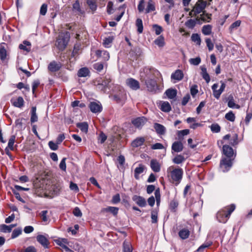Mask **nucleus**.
<instances>
[{
  "label": "nucleus",
  "mask_w": 252,
  "mask_h": 252,
  "mask_svg": "<svg viewBox=\"0 0 252 252\" xmlns=\"http://www.w3.org/2000/svg\"><path fill=\"white\" fill-rule=\"evenodd\" d=\"M90 73V72L89 69L85 67L80 68L78 70L77 75L80 77H85L89 76Z\"/></svg>",
  "instance_id": "30"
},
{
  "label": "nucleus",
  "mask_w": 252,
  "mask_h": 252,
  "mask_svg": "<svg viewBox=\"0 0 252 252\" xmlns=\"http://www.w3.org/2000/svg\"><path fill=\"white\" fill-rule=\"evenodd\" d=\"M10 102L14 106L21 108L24 105V100L22 96L13 97L10 99Z\"/></svg>",
  "instance_id": "13"
},
{
  "label": "nucleus",
  "mask_w": 252,
  "mask_h": 252,
  "mask_svg": "<svg viewBox=\"0 0 252 252\" xmlns=\"http://www.w3.org/2000/svg\"><path fill=\"white\" fill-rule=\"evenodd\" d=\"M179 203L177 199H174L171 200L169 204V209L172 212H175L178 206Z\"/></svg>",
  "instance_id": "37"
},
{
  "label": "nucleus",
  "mask_w": 252,
  "mask_h": 252,
  "mask_svg": "<svg viewBox=\"0 0 252 252\" xmlns=\"http://www.w3.org/2000/svg\"><path fill=\"white\" fill-rule=\"evenodd\" d=\"M212 244V242H207L201 245L196 250L197 252H203L206 248H209Z\"/></svg>",
  "instance_id": "51"
},
{
  "label": "nucleus",
  "mask_w": 252,
  "mask_h": 252,
  "mask_svg": "<svg viewBox=\"0 0 252 252\" xmlns=\"http://www.w3.org/2000/svg\"><path fill=\"white\" fill-rule=\"evenodd\" d=\"M207 6V2H202L198 0L193 6L192 9L189 12V15L191 17H196L198 14L205 11L204 9Z\"/></svg>",
  "instance_id": "4"
},
{
  "label": "nucleus",
  "mask_w": 252,
  "mask_h": 252,
  "mask_svg": "<svg viewBox=\"0 0 252 252\" xmlns=\"http://www.w3.org/2000/svg\"><path fill=\"white\" fill-rule=\"evenodd\" d=\"M144 170V166L142 164H139V166L136 167L134 170V177L138 180L139 178V174L142 173Z\"/></svg>",
  "instance_id": "34"
},
{
  "label": "nucleus",
  "mask_w": 252,
  "mask_h": 252,
  "mask_svg": "<svg viewBox=\"0 0 252 252\" xmlns=\"http://www.w3.org/2000/svg\"><path fill=\"white\" fill-rule=\"evenodd\" d=\"M184 149V146L183 143L181 141H175L173 143L172 146H171V149H172V153H173V152L175 153H179L183 151Z\"/></svg>",
  "instance_id": "17"
},
{
  "label": "nucleus",
  "mask_w": 252,
  "mask_h": 252,
  "mask_svg": "<svg viewBox=\"0 0 252 252\" xmlns=\"http://www.w3.org/2000/svg\"><path fill=\"white\" fill-rule=\"evenodd\" d=\"M76 126L78 127L82 132L87 133L88 129V125L86 122L78 123L76 124Z\"/></svg>",
  "instance_id": "40"
},
{
  "label": "nucleus",
  "mask_w": 252,
  "mask_h": 252,
  "mask_svg": "<svg viewBox=\"0 0 252 252\" xmlns=\"http://www.w3.org/2000/svg\"><path fill=\"white\" fill-rule=\"evenodd\" d=\"M93 67L98 72H100L103 69V64L101 63H97L93 64Z\"/></svg>",
  "instance_id": "62"
},
{
  "label": "nucleus",
  "mask_w": 252,
  "mask_h": 252,
  "mask_svg": "<svg viewBox=\"0 0 252 252\" xmlns=\"http://www.w3.org/2000/svg\"><path fill=\"white\" fill-rule=\"evenodd\" d=\"M160 109L163 112H169L171 111V107L168 102L163 101L161 103Z\"/></svg>",
  "instance_id": "33"
},
{
  "label": "nucleus",
  "mask_w": 252,
  "mask_h": 252,
  "mask_svg": "<svg viewBox=\"0 0 252 252\" xmlns=\"http://www.w3.org/2000/svg\"><path fill=\"white\" fill-rule=\"evenodd\" d=\"M189 234V231L186 228H183L179 232V236L182 239H186L188 238Z\"/></svg>",
  "instance_id": "35"
},
{
  "label": "nucleus",
  "mask_w": 252,
  "mask_h": 252,
  "mask_svg": "<svg viewBox=\"0 0 252 252\" xmlns=\"http://www.w3.org/2000/svg\"><path fill=\"white\" fill-rule=\"evenodd\" d=\"M158 211L157 210H153L151 211L152 222L155 223L158 222Z\"/></svg>",
  "instance_id": "47"
},
{
  "label": "nucleus",
  "mask_w": 252,
  "mask_h": 252,
  "mask_svg": "<svg viewBox=\"0 0 252 252\" xmlns=\"http://www.w3.org/2000/svg\"><path fill=\"white\" fill-rule=\"evenodd\" d=\"M233 159L226 158H222L220 161V168L223 172H227L231 168Z\"/></svg>",
  "instance_id": "6"
},
{
  "label": "nucleus",
  "mask_w": 252,
  "mask_h": 252,
  "mask_svg": "<svg viewBox=\"0 0 252 252\" xmlns=\"http://www.w3.org/2000/svg\"><path fill=\"white\" fill-rule=\"evenodd\" d=\"M106 211L111 213L114 216H116L118 213L119 208L116 207L110 206L106 209Z\"/></svg>",
  "instance_id": "53"
},
{
  "label": "nucleus",
  "mask_w": 252,
  "mask_h": 252,
  "mask_svg": "<svg viewBox=\"0 0 252 252\" xmlns=\"http://www.w3.org/2000/svg\"><path fill=\"white\" fill-rule=\"evenodd\" d=\"M192 41L195 42L196 44L200 45L201 44V38L197 33H193L191 36Z\"/></svg>",
  "instance_id": "46"
},
{
  "label": "nucleus",
  "mask_w": 252,
  "mask_h": 252,
  "mask_svg": "<svg viewBox=\"0 0 252 252\" xmlns=\"http://www.w3.org/2000/svg\"><path fill=\"white\" fill-rule=\"evenodd\" d=\"M155 195L156 199L157 205L158 206L159 205L160 202V193L159 188L156 189L155 191Z\"/></svg>",
  "instance_id": "52"
},
{
  "label": "nucleus",
  "mask_w": 252,
  "mask_h": 252,
  "mask_svg": "<svg viewBox=\"0 0 252 252\" xmlns=\"http://www.w3.org/2000/svg\"><path fill=\"white\" fill-rule=\"evenodd\" d=\"M113 40V37L109 36L106 37L103 40V44L105 47H109V45L112 42Z\"/></svg>",
  "instance_id": "58"
},
{
  "label": "nucleus",
  "mask_w": 252,
  "mask_h": 252,
  "mask_svg": "<svg viewBox=\"0 0 252 252\" xmlns=\"http://www.w3.org/2000/svg\"><path fill=\"white\" fill-rule=\"evenodd\" d=\"M155 43L158 46L162 47L164 44L163 37L162 36H159L155 40Z\"/></svg>",
  "instance_id": "55"
},
{
  "label": "nucleus",
  "mask_w": 252,
  "mask_h": 252,
  "mask_svg": "<svg viewBox=\"0 0 252 252\" xmlns=\"http://www.w3.org/2000/svg\"><path fill=\"white\" fill-rule=\"evenodd\" d=\"M235 209V205L231 204L219 211L217 214V218L218 221L221 223H225Z\"/></svg>",
  "instance_id": "2"
},
{
  "label": "nucleus",
  "mask_w": 252,
  "mask_h": 252,
  "mask_svg": "<svg viewBox=\"0 0 252 252\" xmlns=\"http://www.w3.org/2000/svg\"><path fill=\"white\" fill-rule=\"evenodd\" d=\"M19 48L26 52H29L31 49V43L29 41H24L23 44L19 45Z\"/></svg>",
  "instance_id": "27"
},
{
  "label": "nucleus",
  "mask_w": 252,
  "mask_h": 252,
  "mask_svg": "<svg viewBox=\"0 0 252 252\" xmlns=\"http://www.w3.org/2000/svg\"><path fill=\"white\" fill-rule=\"evenodd\" d=\"M72 10L74 12L78 15H81L84 13V10L81 8L80 2L78 0H76L75 2L73 4Z\"/></svg>",
  "instance_id": "22"
},
{
  "label": "nucleus",
  "mask_w": 252,
  "mask_h": 252,
  "mask_svg": "<svg viewBox=\"0 0 252 252\" xmlns=\"http://www.w3.org/2000/svg\"><path fill=\"white\" fill-rule=\"evenodd\" d=\"M36 108L35 106H33L31 108V123H34L37 121L38 117L36 115Z\"/></svg>",
  "instance_id": "36"
},
{
  "label": "nucleus",
  "mask_w": 252,
  "mask_h": 252,
  "mask_svg": "<svg viewBox=\"0 0 252 252\" xmlns=\"http://www.w3.org/2000/svg\"><path fill=\"white\" fill-rule=\"evenodd\" d=\"M144 81L145 82V84L147 88L148 91L152 93L156 92L158 88L156 80H155L153 78H151L150 79H145L144 80Z\"/></svg>",
  "instance_id": "9"
},
{
  "label": "nucleus",
  "mask_w": 252,
  "mask_h": 252,
  "mask_svg": "<svg viewBox=\"0 0 252 252\" xmlns=\"http://www.w3.org/2000/svg\"><path fill=\"white\" fill-rule=\"evenodd\" d=\"M135 25L137 28V32L139 33H142L143 31V25L142 19L137 18L136 20Z\"/></svg>",
  "instance_id": "42"
},
{
  "label": "nucleus",
  "mask_w": 252,
  "mask_h": 252,
  "mask_svg": "<svg viewBox=\"0 0 252 252\" xmlns=\"http://www.w3.org/2000/svg\"><path fill=\"white\" fill-rule=\"evenodd\" d=\"M36 240L45 249L49 248L50 244L49 240L47 238L42 235H38L36 237Z\"/></svg>",
  "instance_id": "19"
},
{
  "label": "nucleus",
  "mask_w": 252,
  "mask_h": 252,
  "mask_svg": "<svg viewBox=\"0 0 252 252\" xmlns=\"http://www.w3.org/2000/svg\"><path fill=\"white\" fill-rule=\"evenodd\" d=\"M0 231L4 233H9L11 231V229L9 225L3 224L0 225Z\"/></svg>",
  "instance_id": "50"
},
{
  "label": "nucleus",
  "mask_w": 252,
  "mask_h": 252,
  "mask_svg": "<svg viewBox=\"0 0 252 252\" xmlns=\"http://www.w3.org/2000/svg\"><path fill=\"white\" fill-rule=\"evenodd\" d=\"M111 82V79L110 77H107L106 76L104 79L102 81L101 83H99L97 85V87L101 91L104 92L106 91L107 88L109 87V84Z\"/></svg>",
  "instance_id": "14"
},
{
  "label": "nucleus",
  "mask_w": 252,
  "mask_h": 252,
  "mask_svg": "<svg viewBox=\"0 0 252 252\" xmlns=\"http://www.w3.org/2000/svg\"><path fill=\"white\" fill-rule=\"evenodd\" d=\"M165 93L168 98L170 99H173L177 95V91L175 89H169L166 91Z\"/></svg>",
  "instance_id": "39"
},
{
  "label": "nucleus",
  "mask_w": 252,
  "mask_h": 252,
  "mask_svg": "<svg viewBox=\"0 0 252 252\" xmlns=\"http://www.w3.org/2000/svg\"><path fill=\"white\" fill-rule=\"evenodd\" d=\"M124 252H132L131 247L128 243H126L125 242L123 244Z\"/></svg>",
  "instance_id": "64"
},
{
  "label": "nucleus",
  "mask_w": 252,
  "mask_h": 252,
  "mask_svg": "<svg viewBox=\"0 0 252 252\" xmlns=\"http://www.w3.org/2000/svg\"><path fill=\"white\" fill-rule=\"evenodd\" d=\"M153 28L157 35H159L163 31L162 28L157 24L154 25L153 26Z\"/></svg>",
  "instance_id": "59"
},
{
  "label": "nucleus",
  "mask_w": 252,
  "mask_h": 252,
  "mask_svg": "<svg viewBox=\"0 0 252 252\" xmlns=\"http://www.w3.org/2000/svg\"><path fill=\"white\" fill-rule=\"evenodd\" d=\"M220 83L221 84V86L220 89L219 90H217V88H218L219 86L217 83L213 84V85L212 86V89L213 92V95L217 99H219L220 97L221 94L224 91V89L226 87L225 83L223 82L222 81H220Z\"/></svg>",
  "instance_id": "8"
},
{
  "label": "nucleus",
  "mask_w": 252,
  "mask_h": 252,
  "mask_svg": "<svg viewBox=\"0 0 252 252\" xmlns=\"http://www.w3.org/2000/svg\"><path fill=\"white\" fill-rule=\"evenodd\" d=\"M95 55L97 58H102L104 61H107L110 58L109 53L105 50H97L95 51Z\"/></svg>",
  "instance_id": "21"
},
{
  "label": "nucleus",
  "mask_w": 252,
  "mask_h": 252,
  "mask_svg": "<svg viewBox=\"0 0 252 252\" xmlns=\"http://www.w3.org/2000/svg\"><path fill=\"white\" fill-rule=\"evenodd\" d=\"M189 62L191 64L197 65L200 63L201 59L200 57H196V58H191L189 59Z\"/></svg>",
  "instance_id": "60"
},
{
  "label": "nucleus",
  "mask_w": 252,
  "mask_h": 252,
  "mask_svg": "<svg viewBox=\"0 0 252 252\" xmlns=\"http://www.w3.org/2000/svg\"><path fill=\"white\" fill-rule=\"evenodd\" d=\"M145 139L143 137H139L134 139L131 143V146L133 147L136 148L142 146Z\"/></svg>",
  "instance_id": "26"
},
{
  "label": "nucleus",
  "mask_w": 252,
  "mask_h": 252,
  "mask_svg": "<svg viewBox=\"0 0 252 252\" xmlns=\"http://www.w3.org/2000/svg\"><path fill=\"white\" fill-rule=\"evenodd\" d=\"M222 153L226 158H231L234 155L233 149L228 145H224L222 147Z\"/></svg>",
  "instance_id": "16"
},
{
  "label": "nucleus",
  "mask_w": 252,
  "mask_h": 252,
  "mask_svg": "<svg viewBox=\"0 0 252 252\" xmlns=\"http://www.w3.org/2000/svg\"><path fill=\"white\" fill-rule=\"evenodd\" d=\"M86 2L93 13H94L96 10L97 7L96 0H86Z\"/></svg>",
  "instance_id": "29"
},
{
  "label": "nucleus",
  "mask_w": 252,
  "mask_h": 252,
  "mask_svg": "<svg viewBox=\"0 0 252 252\" xmlns=\"http://www.w3.org/2000/svg\"><path fill=\"white\" fill-rule=\"evenodd\" d=\"M147 122V119L144 117H138L132 121V124L137 128H140Z\"/></svg>",
  "instance_id": "20"
},
{
  "label": "nucleus",
  "mask_w": 252,
  "mask_h": 252,
  "mask_svg": "<svg viewBox=\"0 0 252 252\" xmlns=\"http://www.w3.org/2000/svg\"><path fill=\"white\" fill-rule=\"evenodd\" d=\"M167 173L173 184L177 186L181 183L184 173L181 168H174L173 166H171L167 168Z\"/></svg>",
  "instance_id": "1"
},
{
  "label": "nucleus",
  "mask_w": 252,
  "mask_h": 252,
  "mask_svg": "<svg viewBox=\"0 0 252 252\" xmlns=\"http://www.w3.org/2000/svg\"><path fill=\"white\" fill-rule=\"evenodd\" d=\"M205 42L209 50L212 51L214 48V44L210 38H207L205 39Z\"/></svg>",
  "instance_id": "63"
},
{
  "label": "nucleus",
  "mask_w": 252,
  "mask_h": 252,
  "mask_svg": "<svg viewBox=\"0 0 252 252\" xmlns=\"http://www.w3.org/2000/svg\"><path fill=\"white\" fill-rule=\"evenodd\" d=\"M16 138V136L15 135H11L10 136V139H9L7 147L10 150L13 151L14 148V144L15 143Z\"/></svg>",
  "instance_id": "44"
},
{
  "label": "nucleus",
  "mask_w": 252,
  "mask_h": 252,
  "mask_svg": "<svg viewBox=\"0 0 252 252\" xmlns=\"http://www.w3.org/2000/svg\"><path fill=\"white\" fill-rule=\"evenodd\" d=\"M154 127L156 132L159 135H164L166 132L165 127L160 124L155 123Z\"/></svg>",
  "instance_id": "24"
},
{
  "label": "nucleus",
  "mask_w": 252,
  "mask_h": 252,
  "mask_svg": "<svg viewBox=\"0 0 252 252\" xmlns=\"http://www.w3.org/2000/svg\"><path fill=\"white\" fill-rule=\"evenodd\" d=\"M211 131L214 133H218L220 131V126L218 124H213L210 126Z\"/></svg>",
  "instance_id": "48"
},
{
  "label": "nucleus",
  "mask_w": 252,
  "mask_h": 252,
  "mask_svg": "<svg viewBox=\"0 0 252 252\" xmlns=\"http://www.w3.org/2000/svg\"><path fill=\"white\" fill-rule=\"evenodd\" d=\"M160 74V72L156 69L145 67L143 68V72L140 75L141 81H144L145 79H150L155 77H158Z\"/></svg>",
  "instance_id": "3"
},
{
  "label": "nucleus",
  "mask_w": 252,
  "mask_h": 252,
  "mask_svg": "<svg viewBox=\"0 0 252 252\" xmlns=\"http://www.w3.org/2000/svg\"><path fill=\"white\" fill-rule=\"evenodd\" d=\"M196 23H197V22L196 20V19H190L186 22L185 25L186 27H187L189 29H192L195 27Z\"/></svg>",
  "instance_id": "45"
},
{
  "label": "nucleus",
  "mask_w": 252,
  "mask_h": 252,
  "mask_svg": "<svg viewBox=\"0 0 252 252\" xmlns=\"http://www.w3.org/2000/svg\"><path fill=\"white\" fill-rule=\"evenodd\" d=\"M6 46V44L5 43L0 44V59L2 61L6 59L7 55Z\"/></svg>",
  "instance_id": "23"
},
{
  "label": "nucleus",
  "mask_w": 252,
  "mask_h": 252,
  "mask_svg": "<svg viewBox=\"0 0 252 252\" xmlns=\"http://www.w3.org/2000/svg\"><path fill=\"white\" fill-rule=\"evenodd\" d=\"M228 101L227 105L229 108H233L235 107V103L234 102V98L232 95H230L228 96Z\"/></svg>",
  "instance_id": "57"
},
{
  "label": "nucleus",
  "mask_w": 252,
  "mask_h": 252,
  "mask_svg": "<svg viewBox=\"0 0 252 252\" xmlns=\"http://www.w3.org/2000/svg\"><path fill=\"white\" fill-rule=\"evenodd\" d=\"M241 23V21L240 20H237L233 23L229 28L230 33H232L234 30H236L240 26Z\"/></svg>",
  "instance_id": "43"
},
{
  "label": "nucleus",
  "mask_w": 252,
  "mask_h": 252,
  "mask_svg": "<svg viewBox=\"0 0 252 252\" xmlns=\"http://www.w3.org/2000/svg\"><path fill=\"white\" fill-rule=\"evenodd\" d=\"M189 133V130L186 129L178 131V136L179 139H181V137L187 135Z\"/></svg>",
  "instance_id": "61"
},
{
  "label": "nucleus",
  "mask_w": 252,
  "mask_h": 252,
  "mask_svg": "<svg viewBox=\"0 0 252 252\" xmlns=\"http://www.w3.org/2000/svg\"><path fill=\"white\" fill-rule=\"evenodd\" d=\"M200 68L201 70V75L202 78L207 83H209L210 81V77L209 74L207 73L206 68L204 66H201Z\"/></svg>",
  "instance_id": "31"
},
{
  "label": "nucleus",
  "mask_w": 252,
  "mask_h": 252,
  "mask_svg": "<svg viewBox=\"0 0 252 252\" xmlns=\"http://www.w3.org/2000/svg\"><path fill=\"white\" fill-rule=\"evenodd\" d=\"M126 84L127 87L132 90H137L140 89L139 82L132 78H127L126 80Z\"/></svg>",
  "instance_id": "10"
},
{
  "label": "nucleus",
  "mask_w": 252,
  "mask_h": 252,
  "mask_svg": "<svg viewBox=\"0 0 252 252\" xmlns=\"http://www.w3.org/2000/svg\"><path fill=\"white\" fill-rule=\"evenodd\" d=\"M186 158L182 155H177L174 158H173L172 161L177 164H181L184 162Z\"/></svg>",
  "instance_id": "38"
},
{
  "label": "nucleus",
  "mask_w": 252,
  "mask_h": 252,
  "mask_svg": "<svg viewBox=\"0 0 252 252\" xmlns=\"http://www.w3.org/2000/svg\"><path fill=\"white\" fill-rule=\"evenodd\" d=\"M69 38L70 34L68 32L59 35L56 41V46L60 50L63 51L65 48Z\"/></svg>",
  "instance_id": "5"
},
{
  "label": "nucleus",
  "mask_w": 252,
  "mask_h": 252,
  "mask_svg": "<svg viewBox=\"0 0 252 252\" xmlns=\"http://www.w3.org/2000/svg\"><path fill=\"white\" fill-rule=\"evenodd\" d=\"M239 143L238 141V137L237 134H234L233 136L231 137L230 141V144L233 146H234L236 145H237Z\"/></svg>",
  "instance_id": "54"
},
{
  "label": "nucleus",
  "mask_w": 252,
  "mask_h": 252,
  "mask_svg": "<svg viewBox=\"0 0 252 252\" xmlns=\"http://www.w3.org/2000/svg\"><path fill=\"white\" fill-rule=\"evenodd\" d=\"M62 67V64L60 62L57 63L56 61L51 62L48 65V70L52 72L59 71Z\"/></svg>",
  "instance_id": "18"
},
{
  "label": "nucleus",
  "mask_w": 252,
  "mask_h": 252,
  "mask_svg": "<svg viewBox=\"0 0 252 252\" xmlns=\"http://www.w3.org/2000/svg\"><path fill=\"white\" fill-rule=\"evenodd\" d=\"M225 118L230 122H234L235 119V116L233 112L230 111L225 114Z\"/></svg>",
  "instance_id": "49"
},
{
  "label": "nucleus",
  "mask_w": 252,
  "mask_h": 252,
  "mask_svg": "<svg viewBox=\"0 0 252 252\" xmlns=\"http://www.w3.org/2000/svg\"><path fill=\"white\" fill-rule=\"evenodd\" d=\"M132 199L139 207H144L147 204L145 199L142 196L134 195L132 196Z\"/></svg>",
  "instance_id": "15"
},
{
  "label": "nucleus",
  "mask_w": 252,
  "mask_h": 252,
  "mask_svg": "<svg viewBox=\"0 0 252 252\" xmlns=\"http://www.w3.org/2000/svg\"><path fill=\"white\" fill-rule=\"evenodd\" d=\"M118 88L119 92L112 96L113 99L117 103L123 104L126 98V93L123 88L120 87Z\"/></svg>",
  "instance_id": "7"
},
{
  "label": "nucleus",
  "mask_w": 252,
  "mask_h": 252,
  "mask_svg": "<svg viewBox=\"0 0 252 252\" xmlns=\"http://www.w3.org/2000/svg\"><path fill=\"white\" fill-rule=\"evenodd\" d=\"M89 107L91 112L94 113H100L102 110V107L99 102H91Z\"/></svg>",
  "instance_id": "12"
},
{
  "label": "nucleus",
  "mask_w": 252,
  "mask_h": 252,
  "mask_svg": "<svg viewBox=\"0 0 252 252\" xmlns=\"http://www.w3.org/2000/svg\"><path fill=\"white\" fill-rule=\"evenodd\" d=\"M211 14L207 13L205 11L199 16L196 17V20L199 24H202V22H209L211 20Z\"/></svg>",
  "instance_id": "11"
},
{
  "label": "nucleus",
  "mask_w": 252,
  "mask_h": 252,
  "mask_svg": "<svg viewBox=\"0 0 252 252\" xmlns=\"http://www.w3.org/2000/svg\"><path fill=\"white\" fill-rule=\"evenodd\" d=\"M145 10L146 13L156 10L155 3L153 0H149L147 8Z\"/></svg>",
  "instance_id": "32"
},
{
  "label": "nucleus",
  "mask_w": 252,
  "mask_h": 252,
  "mask_svg": "<svg viewBox=\"0 0 252 252\" xmlns=\"http://www.w3.org/2000/svg\"><path fill=\"white\" fill-rule=\"evenodd\" d=\"M22 233V229L18 228L14 229L11 234V238L14 239L19 236Z\"/></svg>",
  "instance_id": "56"
},
{
  "label": "nucleus",
  "mask_w": 252,
  "mask_h": 252,
  "mask_svg": "<svg viewBox=\"0 0 252 252\" xmlns=\"http://www.w3.org/2000/svg\"><path fill=\"white\" fill-rule=\"evenodd\" d=\"M150 165L152 169L154 172H158L160 171V165L156 159L151 160L150 162Z\"/></svg>",
  "instance_id": "28"
},
{
  "label": "nucleus",
  "mask_w": 252,
  "mask_h": 252,
  "mask_svg": "<svg viewBox=\"0 0 252 252\" xmlns=\"http://www.w3.org/2000/svg\"><path fill=\"white\" fill-rule=\"evenodd\" d=\"M184 77V74L182 70L180 69L176 70L174 73L171 74V78L172 79H174L177 81L181 80Z\"/></svg>",
  "instance_id": "25"
},
{
  "label": "nucleus",
  "mask_w": 252,
  "mask_h": 252,
  "mask_svg": "<svg viewBox=\"0 0 252 252\" xmlns=\"http://www.w3.org/2000/svg\"><path fill=\"white\" fill-rule=\"evenodd\" d=\"M212 26L211 25H204L202 29L203 34L205 35H210L212 32Z\"/></svg>",
  "instance_id": "41"
}]
</instances>
